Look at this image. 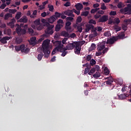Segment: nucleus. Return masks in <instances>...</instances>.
I'll return each mask as SVG.
<instances>
[{"label":"nucleus","instance_id":"obj_57","mask_svg":"<svg viewBox=\"0 0 131 131\" xmlns=\"http://www.w3.org/2000/svg\"><path fill=\"white\" fill-rule=\"evenodd\" d=\"M115 23H116V24H119V23H120V19H119V18L115 19Z\"/></svg>","mask_w":131,"mask_h":131},{"label":"nucleus","instance_id":"obj_62","mask_svg":"<svg viewBox=\"0 0 131 131\" xmlns=\"http://www.w3.org/2000/svg\"><path fill=\"white\" fill-rule=\"evenodd\" d=\"M117 7L119 9H121L122 8V3L120 2L118 3Z\"/></svg>","mask_w":131,"mask_h":131},{"label":"nucleus","instance_id":"obj_60","mask_svg":"<svg viewBox=\"0 0 131 131\" xmlns=\"http://www.w3.org/2000/svg\"><path fill=\"white\" fill-rule=\"evenodd\" d=\"M71 22L67 21V22L66 23L65 27H68L71 26Z\"/></svg>","mask_w":131,"mask_h":131},{"label":"nucleus","instance_id":"obj_7","mask_svg":"<svg viewBox=\"0 0 131 131\" xmlns=\"http://www.w3.org/2000/svg\"><path fill=\"white\" fill-rule=\"evenodd\" d=\"M131 11V4H127V7H125L124 8H122L120 10L121 13H126L128 11Z\"/></svg>","mask_w":131,"mask_h":131},{"label":"nucleus","instance_id":"obj_64","mask_svg":"<svg viewBox=\"0 0 131 131\" xmlns=\"http://www.w3.org/2000/svg\"><path fill=\"white\" fill-rule=\"evenodd\" d=\"M102 55V51H98V52L96 53V56H101Z\"/></svg>","mask_w":131,"mask_h":131},{"label":"nucleus","instance_id":"obj_52","mask_svg":"<svg viewBox=\"0 0 131 131\" xmlns=\"http://www.w3.org/2000/svg\"><path fill=\"white\" fill-rule=\"evenodd\" d=\"M124 22L125 23V24L126 25H128V24H129V23H130V19H125L124 20Z\"/></svg>","mask_w":131,"mask_h":131},{"label":"nucleus","instance_id":"obj_49","mask_svg":"<svg viewBox=\"0 0 131 131\" xmlns=\"http://www.w3.org/2000/svg\"><path fill=\"white\" fill-rule=\"evenodd\" d=\"M6 7H7V4H5V3H3L0 6V9H1V10H4V9H5V8H6Z\"/></svg>","mask_w":131,"mask_h":131},{"label":"nucleus","instance_id":"obj_29","mask_svg":"<svg viewBox=\"0 0 131 131\" xmlns=\"http://www.w3.org/2000/svg\"><path fill=\"white\" fill-rule=\"evenodd\" d=\"M95 72H96V68H93L91 69L89 73V75H93V74H94Z\"/></svg>","mask_w":131,"mask_h":131},{"label":"nucleus","instance_id":"obj_10","mask_svg":"<svg viewBox=\"0 0 131 131\" xmlns=\"http://www.w3.org/2000/svg\"><path fill=\"white\" fill-rule=\"evenodd\" d=\"M108 17L107 15H103L101 16L99 19V22H101L102 23H103L104 22H107L108 21Z\"/></svg>","mask_w":131,"mask_h":131},{"label":"nucleus","instance_id":"obj_53","mask_svg":"<svg viewBox=\"0 0 131 131\" xmlns=\"http://www.w3.org/2000/svg\"><path fill=\"white\" fill-rule=\"evenodd\" d=\"M91 59H92V55H88L86 56V61H91Z\"/></svg>","mask_w":131,"mask_h":131},{"label":"nucleus","instance_id":"obj_13","mask_svg":"<svg viewBox=\"0 0 131 131\" xmlns=\"http://www.w3.org/2000/svg\"><path fill=\"white\" fill-rule=\"evenodd\" d=\"M125 32H122L121 34L115 37L117 38V40H118V39H123V38H124V37L125 36Z\"/></svg>","mask_w":131,"mask_h":131},{"label":"nucleus","instance_id":"obj_45","mask_svg":"<svg viewBox=\"0 0 131 131\" xmlns=\"http://www.w3.org/2000/svg\"><path fill=\"white\" fill-rule=\"evenodd\" d=\"M17 12V10L16 9H9V12L11 14H15Z\"/></svg>","mask_w":131,"mask_h":131},{"label":"nucleus","instance_id":"obj_41","mask_svg":"<svg viewBox=\"0 0 131 131\" xmlns=\"http://www.w3.org/2000/svg\"><path fill=\"white\" fill-rule=\"evenodd\" d=\"M111 35V33H110V31H106L104 33V36L106 37H109Z\"/></svg>","mask_w":131,"mask_h":131},{"label":"nucleus","instance_id":"obj_12","mask_svg":"<svg viewBox=\"0 0 131 131\" xmlns=\"http://www.w3.org/2000/svg\"><path fill=\"white\" fill-rule=\"evenodd\" d=\"M29 43L31 46H35L36 45V37H32L30 38Z\"/></svg>","mask_w":131,"mask_h":131},{"label":"nucleus","instance_id":"obj_35","mask_svg":"<svg viewBox=\"0 0 131 131\" xmlns=\"http://www.w3.org/2000/svg\"><path fill=\"white\" fill-rule=\"evenodd\" d=\"M100 10V8H94L91 10V14H95L96 12H98Z\"/></svg>","mask_w":131,"mask_h":131},{"label":"nucleus","instance_id":"obj_25","mask_svg":"<svg viewBox=\"0 0 131 131\" xmlns=\"http://www.w3.org/2000/svg\"><path fill=\"white\" fill-rule=\"evenodd\" d=\"M82 25H83L82 24H81L78 25V26H77V30L80 33L82 32V27H81V26H82Z\"/></svg>","mask_w":131,"mask_h":131},{"label":"nucleus","instance_id":"obj_42","mask_svg":"<svg viewBox=\"0 0 131 131\" xmlns=\"http://www.w3.org/2000/svg\"><path fill=\"white\" fill-rule=\"evenodd\" d=\"M89 24H93L94 25H96L97 24V22H96V20L93 19H90L89 21Z\"/></svg>","mask_w":131,"mask_h":131},{"label":"nucleus","instance_id":"obj_23","mask_svg":"<svg viewBox=\"0 0 131 131\" xmlns=\"http://www.w3.org/2000/svg\"><path fill=\"white\" fill-rule=\"evenodd\" d=\"M99 35V33L97 32L96 30H94L92 32V34L91 35V37H96Z\"/></svg>","mask_w":131,"mask_h":131},{"label":"nucleus","instance_id":"obj_48","mask_svg":"<svg viewBox=\"0 0 131 131\" xmlns=\"http://www.w3.org/2000/svg\"><path fill=\"white\" fill-rule=\"evenodd\" d=\"M90 64L91 66H94V65L96 64V60H95L94 59H92L91 60H90Z\"/></svg>","mask_w":131,"mask_h":131},{"label":"nucleus","instance_id":"obj_22","mask_svg":"<svg viewBox=\"0 0 131 131\" xmlns=\"http://www.w3.org/2000/svg\"><path fill=\"white\" fill-rule=\"evenodd\" d=\"M81 21H82V18H81V16H78L76 19V26L79 25L78 23H81Z\"/></svg>","mask_w":131,"mask_h":131},{"label":"nucleus","instance_id":"obj_21","mask_svg":"<svg viewBox=\"0 0 131 131\" xmlns=\"http://www.w3.org/2000/svg\"><path fill=\"white\" fill-rule=\"evenodd\" d=\"M55 20H56V18H55V17H54L53 16H52L48 19V21L49 23H51V24H52V23H54V22H55Z\"/></svg>","mask_w":131,"mask_h":131},{"label":"nucleus","instance_id":"obj_6","mask_svg":"<svg viewBox=\"0 0 131 131\" xmlns=\"http://www.w3.org/2000/svg\"><path fill=\"white\" fill-rule=\"evenodd\" d=\"M115 41H117V38H116L115 36H113L107 40L106 43L107 45H113Z\"/></svg>","mask_w":131,"mask_h":131},{"label":"nucleus","instance_id":"obj_15","mask_svg":"<svg viewBox=\"0 0 131 131\" xmlns=\"http://www.w3.org/2000/svg\"><path fill=\"white\" fill-rule=\"evenodd\" d=\"M105 79H108L107 81H106V83L108 85H110L112 84V82H113V78H112L111 76L105 78Z\"/></svg>","mask_w":131,"mask_h":131},{"label":"nucleus","instance_id":"obj_5","mask_svg":"<svg viewBox=\"0 0 131 131\" xmlns=\"http://www.w3.org/2000/svg\"><path fill=\"white\" fill-rule=\"evenodd\" d=\"M18 26L16 28L15 31L18 35H24L26 33V30L28 28V25H25L24 26V29H22L19 25H17Z\"/></svg>","mask_w":131,"mask_h":131},{"label":"nucleus","instance_id":"obj_51","mask_svg":"<svg viewBox=\"0 0 131 131\" xmlns=\"http://www.w3.org/2000/svg\"><path fill=\"white\" fill-rule=\"evenodd\" d=\"M48 8H49L50 12H53L54 11V6L53 5L48 6Z\"/></svg>","mask_w":131,"mask_h":131},{"label":"nucleus","instance_id":"obj_55","mask_svg":"<svg viewBox=\"0 0 131 131\" xmlns=\"http://www.w3.org/2000/svg\"><path fill=\"white\" fill-rule=\"evenodd\" d=\"M115 30H116V32H118V31H120V30H121V28L118 26L115 27Z\"/></svg>","mask_w":131,"mask_h":131},{"label":"nucleus","instance_id":"obj_16","mask_svg":"<svg viewBox=\"0 0 131 131\" xmlns=\"http://www.w3.org/2000/svg\"><path fill=\"white\" fill-rule=\"evenodd\" d=\"M28 21V19H27V17L26 16L22 17L19 20L18 22L20 23H27Z\"/></svg>","mask_w":131,"mask_h":131},{"label":"nucleus","instance_id":"obj_24","mask_svg":"<svg viewBox=\"0 0 131 131\" xmlns=\"http://www.w3.org/2000/svg\"><path fill=\"white\" fill-rule=\"evenodd\" d=\"M63 26L62 25H60V24H57L56 26H55V31H60V30L61 29V27H62Z\"/></svg>","mask_w":131,"mask_h":131},{"label":"nucleus","instance_id":"obj_28","mask_svg":"<svg viewBox=\"0 0 131 131\" xmlns=\"http://www.w3.org/2000/svg\"><path fill=\"white\" fill-rule=\"evenodd\" d=\"M93 76L94 77V78H98V77L101 76V74L99 72H96L95 74L93 75Z\"/></svg>","mask_w":131,"mask_h":131},{"label":"nucleus","instance_id":"obj_59","mask_svg":"<svg viewBox=\"0 0 131 131\" xmlns=\"http://www.w3.org/2000/svg\"><path fill=\"white\" fill-rule=\"evenodd\" d=\"M122 14H124V15H131V10H128L126 12L122 13Z\"/></svg>","mask_w":131,"mask_h":131},{"label":"nucleus","instance_id":"obj_32","mask_svg":"<svg viewBox=\"0 0 131 131\" xmlns=\"http://www.w3.org/2000/svg\"><path fill=\"white\" fill-rule=\"evenodd\" d=\"M22 38L17 37L16 38V42L18 45H19V43H21L22 42Z\"/></svg>","mask_w":131,"mask_h":131},{"label":"nucleus","instance_id":"obj_3","mask_svg":"<svg viewBox=\"0 0 131 131\" xmlns=\"http://www.w3.org/2000/svg\"><path fill=\"white\" fill-rule=\"evenodd\" d=\"M52 43L56 47L55 49H53L52 52V55H55L56 54V51L57 52H60V53H62L61 52V50L62 49L63 44L61 43V41L58 40H52Z\"/></svg>","mask_w":131,"mask_h":131},{"label":"nucleus","instance_id":"obj_37","mask_svg":"<svg viewBox=\"0 0 131 131\" xmlns=\"http://www.w3.org/2000/svg\"><path fill=\"white\" fill-rule=\"evenodd\" d=\"M122 28L124 31H126L127 30V25H125V24L122 25Z\"/></svg>","mask_w":131,"mask_h":131},{"label":"nucleus","instance_id":"obj_58","mask_svg":"<svg viewBox=\"0 0 131 131\" xmlns=\"http://www.w3.org/2000/svg\"><path fill=\"white\" fill-rule=\"evenodd\" d=\"M116 11H111L110 13V16H116Z\"/></svg>","mask_w":131,"mask_h":131},{"label":"nucleus","instance_id":"obj_4","mask_svg":"<svg viewBox=\"0 0 131 131\" xmlns=\"http://www.w3.org/2000/svg\"><path fill=\"white\" fill-rule=\"evenodd\" d=\"M46 26L47 28L45 30V33L43 34V37H49L50 35H52L54 33V25H50L49 23L46 24Z\"/></svg>","mask_w":131,"mask_h":131},{"label":"nucleus","instance_id":"obj_1","mask_svg":"<svg viewBox=\"0 0 131 131\" xmlns=\"http://www.w3.org/2000/svg\"><path fill=\"white\" fill-rule=\"evenodd\" d=\"M78 42L74 41L72 43H69L67 45L66 48H63V47H62V49L60 50V52H62V54H61L62 57H65V56H66V55H67V54L68 53V52L66 51H67V50H68L69 51L73 50V49H74V48H75L76 47H78Z\"/></svg>","mask_w":131,"mask_h":131},{"label":"nucleus","instance_id":"obj_44","mask_svg":"<svg viewBox=\"0 0 131 131\" xmlns=\"http://www.w3.org/2000/svg\"><path fill=\"white\" fill-rule=\"evenodd\" d=\"M61 13L58 12H55V16L56 18H60L61 17Z\"/></svg>","mask_w":131,"mask_h":131},{"label":"nucleus","instance_id":"obj_46","mask_svg":"<svg viewBox=\"0 0 131 131\" xmlns=\"http://www.w3.org/2000/svg\"><path fill=\"white\" fill-rule=\"evenodd\" d=\"M0 41H1V42H2V43H7V41H6L5 37H4L2 39H1Z\"/></svg>","mask_w":131,"mask_h":131},{"label":"nucleus","instance_id":"obj_54","mask_svg":"<svg viewBox=\"0 0 131 131\" xmlns=\"http://www.w3.org/2000/svg\"><path fill=\"white\" fill-rule=\"evenodd\" d=\"M71 37V38H74V37H76V34L75 33H73L69 35V38Z\"/></svg>","mask_w":131,"mask_h":131},{"label":"nucleus","instance_id":"obj_50","mask_svg":"<svg viewBox=\"0 0 131 131\" xmlns=\"http://www.w3.org/2000/svg\"><path fill=\"white\" fill-rule=\"evenodd\" d=\"M31 15V13H30V11H28L27 13V16H30V18H31L32 19L34 18V16Z\"/></svg>","mask_w":131,"mask_h":131},{"label":"nucleus","instance_id":"obj_56","mask_svg":"<svg viewBox=\"0 0 131 131\" xmlns=\"http://www.w3.org/2000/svg\"><path fill=\"white\" fill-rule=\"evenodd\" d=\"M103 28H102V27H97L96 29H95V30L98 31V32H100L101 31H102Z\"/></svg>","mask_w":131,"mask_h":131},{"label":"nucleus","instance_id":"obj_33","mask_svg":"<svg viewBox=\"0 0 131 131\" xmlns=\"http://www.w3.org/2000/svg\"><path fill=\"white\" fill-rule=\"evenodd\" d=\"M104 73L105 75H108L110 73V71L107 68H104Z\"/></svg>","mask_w":131,"mask_h":131},{"label":"nucleus","instance_id":"obj_8","mask_svg":"<svg viewBox=\"0 0 131 131\" xmlns=\"http://www.w3.org/2000/svg\"><path fill=\"white\" fill-rule=\"evenodd\" d=\"M15 51L16 52H19V51H21V52H24V50L25 49V45H20V46H15Z\"/></svg>","mask_w":131,"mask_h":131},{"label":"nucleus","instance_id":"obj_63","mask_svg":"<svg viewBox=\"0 0 131 131\" xmlns=\"http://www.w3.org/2000/svg\"><path fill=\"white\" fill-rule=\"evenodd\" d=\"M90 71V68H85L84 70V74H86Z\"/></svg>","mask_w":131,"mask_h":131},{"label":"nucleus","instance_id":"obj_27","mask_svg":"<svg viewBox=\"0 0 131 131\" xmlns=\"http://www.w3.org/2000/svg\"><path fill=\"white\" fill-rule=\"evenodd\" d=\"M12 17V14L11 13H7L4 16V19L8 20L9 18Z\"/></svg>","mask_w":131,"mask_h":131},{"label":"nucleus","instance_id":"obj_18","mask_svg":"<svg viewBox=\"0 0 131 131\" xmlns=\"http://www.w3.org/2000/svg\"><path fill=\"white\" fill-rule=\"evenodd\" d=\"M60 35L61 36H64V37H67V38H69V33L65 31L61 32Z\"/></svg>","mask_w":131,"mask_h":131},{"label":"nucleus","instance_id":"obj_36","mask_svg":"<svg viewBox=\"0 0 131 131\" xmlns=\"http://www.w3.org/2000/svg\"><path fill=\"white\" fill-rule=\"evenodd\" d=\"M28 31L29 33V34H31V35H33V33L34 32V31H33V29H32V28H28Z\"/></svg>","mask_w":131,"mask_h":131},{"label":"nucleus","instance_id":"obj_26","mask_svg":"<svg viewBox=\"0 0 131 131\" xmlns=\"http://www.w3.org/2000/svg\"><path fill=\"white\" fill-rule=\"evenodd\" d=\"M96 49V44L93 43L91 47L89 48V51L90 52H92V51H94V50H95Z\"/></svg>","mask_w":131,"mask_h":131},{"label":"nucleus","instance_id":"obj_40","mask_svg":"<svg viewBox=\"0 0 131 131\" xmlns=\"http://www.w3.org/2000/svg\"><path fill=\"white\" fill-rule=\"evenodd\" d=\"M89 13L90 12L89 11L82 12L81 14V16H84V17H86V16L89 15Z\"/></svg>","mask_w":131,"mask_h":131},{"label":"nucleus","instance_id":"obj_61","mask_svg":"<svg viewBox=\"0 0 131 131\" xmlns=\"http://www.w3.org/2000/svg\"><path fill=\"white\" fill-rule=\"evenodd\" d=\"M101 17V15L100 14H96L94 15L95 19H100Z\"/></svg>","mask_w":131,"mask_h":131},{"label":"nucleus","instance_id":"obj_17","mask_svg":"<svg viewBox=\"0 0 131 131\" xmlns=\"http://www.w3.org/2000/svg\"><path fill=\"white\" fill-rule=\"evenodd\" d=\"M91 29H94V25L91 24L86 25V29L85 30L86 32H89Z\"/></svg>","mask_w":131,"mask_h":131},{"label":"nucleus","instance_id":"obj_14","mask_svg":"<svg viewBox=\"0 0 131 131\" xmlns=\"http://www.w3.org/2000/svg\"><path fill=\"white\" fill-rule=\"evenodd\" d=\"M104 49H105V44L101 43L100 45H98L97 50L99 52H102Z\"/></svg>","mask_w":131,"mask_h":131},{"label":"nucleus","instance_id":"obj_43","mask_svg":"<svg viewBox=\"0 0 131 131\" xmlns=\"http://www.w3.org/2000/svg\"><path fill=\"white\" fill-rule=\"evenodd\" d=\"M68 38H64L62 39V41H61V45H62L63 47H64V44L66 43V41H67Z\"/></svg>","mask_w":131,"mask_h":131},{"label":"nucleus","instance_id":"obj_19","mask_svg":"<svg viewBox=\"0 0 131 131\" xmlns=\"http://www.w3.org/2000/svg\"><path fill=\"white\" fill-rule=\"evenodd\" d=\"M76 10L78 11H80L83 8L82 4L81 3H78L75 6Z\"/></svg>","mask_w":131,"mask_h":131},{"label":"nucleus","instance_id":"obj_20","mask_svg":"<svg viewBox=\"0 0 131 131\" xmlns=\"http://www.w3.org/2000/svg\"><path fill=\"white\" fill-rule=\"evenodd\" d=\"M118 97L120 100H123L125 99V98H127V97H128V95L125 94H121L119 95Z\"/></svg>","mask_w":131,"mask_h":131},{"label":"nucleus","instance_id":"obj_39","mask_svg":"<svg viewBox=\"0 0 131 131\" xmlns=\"http://www.w3.org/2000/svg\"><path fill=\"white\" fill-rule=\"evenodd\" d=\"M34 25H36V26L40 25V20L36 19L34 21Z\"/></svg>","mask_w":131,"mask_h":131},{"label":"nucleus","instance_id":"obj_9","mask_svg":"<svg viewBox=\"0 0 131 131\" xmlns=\"http://www.w3.org/2000/svg\"><path fill=\"white\" fill-rule=\"evenodd\" d=\"M64 15L67 16H69V17H75L74 14H73V10H68L64 11Z\"/></svg>","mask_w":131,"mask_h":131},{"label":"nucleus","instance_id":"obj_31","mask_svg":"<svg viewBox=\"0 0 131 131\" xmlns=\"http://www.w3.org/2000/svg\"><path fill=\"white\" fill-rule=\"evenodd\" d=\"M65 29L67 32H72V27L71 26L65 27Z\"/></svg>","mask_w":131,"mask_h":131},{"label":"nucleus","instance_id":"obj_11","mask_svg":"<svg viewBox=\"0 0 131 131\" xmlns=\"http://www.w3.org/2000/svg\"><path fill=\"white\" fill-rule=\"evenodd\" d=\"M81 50V47H80L79 43H78V46L75 47V54L76 55H79V54H80Z\"/></svg>","mask_w":131,"mask_h":131},{"label":"nucleus","instance_id":"obj_30","mask_svg":"<svg viewBox=\"0 0 131 131\" xmlns=\"http://www.w3.org/2000/svg\"><path fill=\"white\" fill-rule=\"evenodd\" d=\"M42 57H43V54L42 53H40V54H38L37 59L38 61H41V59H42Z\"/></svg>","mask_w":131,"mask_h":131},{"label":"nucleus","instance_id":"obj_2","mask_svg":"<svg viewBox=\"0 0 131 131\" xmlns=\"http://www.w3.org/2000/svg\"><path fill=\"white\" fill-rule=\"evenodd\" d=\"M49 45H50V40L46 39L44 40L42 44L41 50L44 53L45 58H49L51 52L49 50Z\"/></svg>","mask_w":131,"mask_h":131},{"label":"nucleus","instance_id":"obj_38","mask_svg":"<svg viewBox=\"0 0 131 131\" xmlns=\"http://www.w3.org/2000/svg\"><path fill=\"white\" fill-rule=\"evenodd\" d=\"M100 9H101V10H107V7H106V6H105V3H102V4L101 5Z\"/></svg>","mask_w":131,"mask_h":131},{"label":"nucleus","instance_id":"obj_47","mask_svg":"<svg viewBox=\"0 0 131 131\" xmlns=\"http://www.w3.org/2000/svg\"><path fill=\"white\" fill-rule=\"evenodd\" d=\"M8 26H10L11 28H14L15 27V24L13 23H9L7 24Z\"/></svg>","mask_w":131,"mask_h":131},{"label":"nucleus","instance_id":"obj_34","mask_svg":"<svg viewBox=\"0 0 131 131\" xmlns=\"http://www.w3.org/2000/svg\"><path fill=\"white\" fill-rule=\"evenodd\" d=\"M21 18V12H17L15 15V19L16 20H19Z\"/></svg>","mask_w":131,"mask_h":131}]
</instances>
